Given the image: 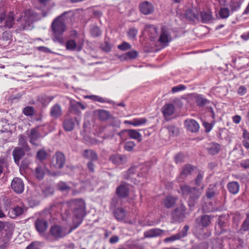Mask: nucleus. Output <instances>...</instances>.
<instances>
[{"instance_id": "nucleus-9", "label": "nucleus", "mask_w": 249, "mask_h": 249, "mask_svg": "<svg viewBox=\"0 0 249 249\" xmlns=\"http://www.w3.org/2000/svg\"><path fill=\"white\" fill-rule=\"evenodd\" d=\"M171 40V38L168 30L165 27H162L161 28L160 36L158 40V42L165 45H167V43H169Z\"/></svg>"}, {"instance_id": "nucleus-1", "label": "nucleus", "mask_w": 249, "mask_h": 249, "mask_svg": "<svg viewBox=\"0 0 249 249\" xmlns=\"http://www.w3.org/2000/svg\"><path fill=\"white\" fill-rule=\"evenodd\" d=\"M66 205L67 209H66L65 213L68 214L70 210L72 211L73 213V225L70 226L67 231H65V233L68 234L82 223L86 215V204L82 199H76L67 201Z\"/></svg>"}, {"instance_id": "nucleus-20", "label": "nucleus", "mask_w": 249, "mask_h": 249, "mask_svg": "<svg viewBox=\"0 0 249 249\" xmlns=\"http://www.w3.org/2000/svg\"><path fill=\"white\" fill-rule=\"evenodd\" d=\"M174 106L171 104H165L161 109L162 112L164 117L170 116L174 112Z\"/></svg>"}, {"instance_id": "nucleus-36", "label": "nucleus", "mask_w": 249, "mask_h": 249, "mask_svg": "<svg viewBox=\"0 0 249 249\" xmlns=\"http://www.w3.org/2000/svg\"><path fill=\"white\" fill-rule=\"evenodd\" d=\"M51 113L53 117H58L61 113V106L57 104L53 106L51 109Z\"/></svg>"}, {"instance_id": "nucleus-45", "label": "nucleus", "mask_w": 249, "mask_h": 249, "mask_svg": "<svg viewBox=\"0 0 249 249\" xmlns=\"http://www.w3.org/2000/svg\"><path fill=\"white\" fill-rule=\"evenodd\" d=\"M110 160L114 164L120 165V160L119 155H114L110 157Z\"/></svg>"}, {"instance_id": "nucleus-27", "label": "nucleus", "mask_w": 249, "mask_h": 249, "mask_svg": "<svg viewBox=\"0 0 249 249\" xmlns=\"http://www.w3.org/2000/svg\"><path fill=\"white\" fill-rule=\"evenodd\" d=\"M50 232L54 238H60L62 234V228L59 226L54 225L50 229Z\"/></svg>"}, {"instance_id": "nucleus-60", "label": "nucleus", "mask_w": 249, "mask_h": 249, "mask_svg": "<svg viewBox=\"0 0 249 249\" xmlns=\"http://www.w3.org/2000/svg\"><path fill=\"white\" fill-rule=\"evenodd\" d=\"M42 193L44 196H48L53 193V190L52 188L49 187L47 188L46 190H43Z\"/></svg>"}, {"instance_id": "nucleus-25", "label": "nucleus", "mask_w": 249, "mask_h": 249, "mask_svg": "<svg viewBox=\"0 0 249 249\" xmlns=\"http://www.w3.org/2000/svg\"><path fill=\"white\" fill-rule=\"evenodd\" d=\"M200 17L201 21L203 23H207L213 19L212 12L209 10L201 12Z\"/></svg>"}, {"instance_id": "nucleus-39", "label": "nucleus", "mask_w": 249, "mask_h": 249, "mask_svg": "<svg viewBox=\"0 0 249 249\" xmlns=\"http://www.w3.org/2000/svg\"><path fill=\"white\" fill-rule=\"evenodd\" d=\"M196 102L198 106L200 107H203L209 103V101L201 96H198L196 98Z\"/></svg>"}, {"instance_id": "nucleus-8", "label": "nucleus", "mask_w": 249, "mask_h": 249, "mask_svg": "<svg viewBox=\"0 0 249 249\" xmlns=\"http://www.w3.org/2000/svg\"><path fill=\"white\" fill-rule=\"evenodd\" d=\"M195 168V167L190 164L184 165L182 167V171L180 173L178 177V180L181 181L186 178L188 176L191 175Z\"/></svg>"}, {"instance_id": "nucleus-35", "label": "nucleus", "mask_w": 249, "mask_h": 249, "mask_svg": "<svg viewBox=\"0 0 249 249\" xmlns=\"http://www.w3.org/2000/svg\"><path fill=\"white\" fill-rule=\"evenodd\" d=\"M138 55L137 52L135 51H129L126 53L125 54L120 56V58L122 60H126L127 58L134 59Z\"/></svg>"}, {"instance_id": "nucleus-17", "label": "nucleus", "mask_w": 249, "mask_h": 249, "mask_svg": "<svg viewBox=\"0 0 249 249\" xmlns=\"http://www.w3.org/2000/svg\"><path fill=\"white\" fill-rule=\"evenodd\" d=\"M185 124L188 130L192 132H196L198 131L199 126L198 123L194 120H186Z\"/></svg>"}, {"instance_id": "nucleus-62", "label": "nucleus", "mask_w": 249, "mask_h": 249, "mask_svg": "<svg viewBox=\"0 0 249 249\" xmlns=\"http://www.w3.org/2000/svg\"><path fill=\"white\" fill-rule=\"evenodd\" d=\"M203 125L205 128V131L209 132L212 128V125L207 122L203 123Z\"/></svg>"}, {"instance_id": "nucleus-41", "label": "nucleus", "mask_w": 249, "mask_h": 249, "mask_svg": "<svg viewBox=\"0 0 249 249\" xmlns=\"http://www.w3.org/2000/svg\"><path fill=\"white\" fill-rule=\"evenodd\" d=\"M219 15L221 18H227L229 16V10L226 8H221L219 11Z\"/></svg>"}, {"instance_id": "nucleus-64", "label": "nucleus", "mask_w": 249, "mask_h": 249, "mask_svg": "<svg viewBox=\"0 0 249 249\" xmlns=\"http://www.w3.org/2000/svg\"><path fill=\"white\" fill-rule=\"evenodd\" d=\"M241 166L245 169L249 168V160H246L242 161L241 164Z\"/></svg>"}, {"instance_id": "nucleus-34", "label": "nucleus", "mask_w": 249, "mask_h": 249, "mask_svg": "<svg viewBox=\"0 0 249 249\" xmlns=\"http://www.w3.org/2000/svg\"><path fill=\"white\" fill-rule=\"evenodd\" d=\"M177 199L172 196H167L164 200V204L166 208H170L175 204Z\"/></svg>"}, {"instance_id": "nucleus-58", "label": "nucleus", "mask_w": 249, "mask_h": 249, "mask_svg": "<svg viewBox=\"0 0 249 249\" xmlns=\"http://www.w3.org/2000/svg\"><path fill=\"white\" fill-rule=\"evenodd\" d=\"M18 142L19 144H20L22 147H24L26 146L27 143L26 142L25 137L24 136L21 135L20 136Z\"/></svg>"}, {"instance_id": "nucleus-3", "label": "nucleus", "mask_w": 249, "mask_h": 249, "mask_svg": "<svg viewBox=\"0 0 249 249\" xmlns=\"http://www.w3.org/2000/svg\"><path fill=\"white\" fill-rule=\"evenodd\" d=\"M214 216L212 215L204 214L196 218L195 221V228L196 231L199 232L200 235L203 238L209 237L211 233L201 234L200 231H203V228L209 227L212 223V218Z\"/></svg>"}, {"instance_id": "nucleus-59", "label": "nucleus", "mask_w": 249, "mask_h": 249, "mask_svg": "<svg viewBox=\"0 0 249 249\" xmlns=\"http://www.w3.org/2000/svg\"><path fill=\"white\" fill-rule=\"evenodd\" d=\"M39 100L43 104H45L46 102L47 103L50 102L52 98L46 96H41L39 98Z\"/></svg>"}, {"instance_id": "nucleus-57", "label": "nucleus", "mask_w": 249, "mask_h": 249, "mask_svg": "<svg viewBox=\"0 0 249 249\" xmlns=\"http://www.w3.org/2000/svg\"><path fill=\"white\" fill-rule=\"evenodd\" d=\"M242 230L245 231L249 230V221L245 220L242 225Z\"/></svg>"}, {"instance_id": "nucleus-52", "label": "nucleus", "mask_w": 249, "mask_h": 249, "mask_svg": "<svg viewBox=\"0 0 249 249\" xmlns=\"http://www.w3.org/2000/svg\"><path fill=\"white\" fill-rule=\"evenodd\" d=\"M133 125L137 126L142 124H144L147 122V120L145 118H141L140 119H135L133 120Z\"/></svg>"}, {"instance_id": "nucleus-50", "label": "nucleus", "mask_w": 249, "mask_h": 249, "mask_svg": "<svg viewBox=\"0 0 249 249\" xmlns=\"http://www.w3.org/2000/svg\"><path fill=\"white\" fill-rule=\"evenodd\" d=\"M189 227L188 225H185L181 231L177 233V234H179L180 236V239L182 237L186 236L187 234L188 231L189 230Z\"/></svg>"}, {"instance_id": "nucleus-11", "label": "nucleus", "mask_w": 249, "mask_h": 249, "mask_svg": "<svg viewBox=\"0 0 249 249\" xmlns=\"http://www.w3.org/2000/svg\"><path fill=\"white\" fill-rule=\"evenodd\" d=\"M26 210V208L23 205L17 206L10 209L8 211V214L11 218H15L23 214Z\"/></svg>"}, {"instance_id": "nucleus-15", "label": "nucleus", "mask_w": 249, "mask_h": 249, "mask_svg": "<svg viewBox=\"0 0 249 249\" xmlns=\"http://www.w3.org/2000/svg\"><path fill=\"white\" fill-rule=\"evenodd\" d=\"M83 44V42L77 44L74 40L70 39L67 41L66 47L69 50L73 51L76 49L77 51H80L82 49Z\"/></svg>"}, {"instance_id": "nucleus-6", "label": "nucleus", "mask_w": 249, "mask_h": 249, "mask_svg": "<svg viewBox=\"0 0 249 249\" xmlns=\"http://www.w3.org/2000/svg\"><path fill=\"white\" fill-rule=\"evenodd\" d=\"M216 233L218 235L225 233H230L231 230L229 227L228 220L225 215H220L217 221Z\"/></svg>"}, {"instance_id": "nucleus-32", "label": "nucleus", "mask_w": 249, "mask_h": 249, "mask_svg": "<svg viewBox=\"0 0 249 249\" xmlns=\"http://www.w3.org/2000/svg\"><path fill=\"white\" fill-rule=\"evenodd\" d=\"M127 132L130 138L137 140L139 142H141V135L137 131L134 129H128Z\"/></svg>"}, {"instance_id": "nucleus-30", "label": "nucleus", "mask_w": 249, "mask_h": 249, "mask_svg": "<svg viewBox=\"0 0 249 249\" xmlns=\"http://www.w3.org/2000/svg\"><path fill=\"white\" fill-rule=\"evenodd\" d=\"M14 14L13 12H10L6 16L5 18V26L8 28L12 27L14 24Z\"/></svg>"}, {"instance_id": "nucleus-51", "label": "nucleus", "mask_w": 249, "mask_h": 249, "mask_svg": "<svg viewBox=\"0 0 249 249\" xmlns=\"http://www.w3.org/2000/svg\"><path fill=\"white\" fill-rule=\"evenodd\" d=\"M11 39V35L6 32H4L1 36V40L8 41V44H9L10 42Z\"/></svg>"}, {"instance_id": "nucleus-55", "label": "nucleus", "mask_w": 249, "mask_h": 249, "mask_svg": "<svg viewBox=\"0 0 249 249\" xmlns=\"http://www.w3.org/2000/svg\"><path fill=\"white\" fill-rule=\"evenodd\" d=\"M88 97L90 98V99L97 101L98 102H101V103H105L106 102V100L104 99L103 98L95 96V95H92V96H89Z\"/></svg>"}, {"instance_id": "nucleus-47", "label": "nucleus", "mask_w": 249, "mask_h": 249, "mask_svg": "<svg viewBox=\"0 0 249 249\" xmlns=\"http://www.w3.org/2000/svg\"><path fill=\"white\" fill-rule=\"evenodd\" d=\"M119 49L122 51H125L131 48V45L126 42H124L122 44L118 46Z\"/></svg>"}, {"instance_id": "nucleus-56", "label": "nucleus", "mask_w": 249, "mask_h": 249, "mask_svg": "<svg viewBox=\"0 0 249 249\" xmlns=\"http://www.w3.org/2000/svg\"><path fill=\"white\" fill-rule=\"evenodd\" d=\"M186 88L185 86L183 85H179L176 87H174L172 89V91L173 92H176L180 90H184Z\"/></svg>"}, {"instance_id": "nucleus-2", "label": "nucleus", "mask_w": 249, "mask_h": 249, "mask_svg": "<svg viewBox=\"0 0 249 249\" xmlns=\"http://www.w3.org/2000/svg\"><path fill=\"white\" fill-rule=\"evenodd\" d=\"M180 188L181 195L184 197L189 196L188 200L189 207H194L200 196L201 193L199 190L196 187H191L187 185H181Z\"/></svg>"}, {"instance_id": "nucleus-14", "label": "nucleus", "mask_w": 249, "mask_h": 249, "mask_svg": "<svg viewBox=\"0 0 249 249\" xmlns=\"http://www.w3.org/2000/svg\"><path fill=\"white\" fill-rule=\"evenodd\" d=\"M94 114L97 115L100 121L104 122L112 118L109 111L104 109H98L94 111Z\"/></svg>"}, {"instance_id": "nucleus-49", "label": "nucleus", "mask_w": 249, "mask_h": 249, "mask_svg": "<svg viewBox=\"0 0 249 249\" xmlns=\"http://www.w3.org/2000/svg\"><path fill=\"white\" fill-rule=\"evenodd\" d=\"M47 153L43 150H39L37 153V158L39 160H44L47 157Z\"/></svg>"}, {"instance_id": "nucleus-21", "label": "nucleus", "mask_w": 249, "mask_h": 249, "mask_svg": "<svg viewBox=\"0 0 249 249\" xmlns=\"http://www.w3.org/2000/svg\"><path fill=\"white\" fill-rule=\"evenodd\" d=\"M164 233V231L159 229H153L144 233L145 237L150 238L161 235Z\"/></svg>"}, {"instance_id": "nucleus-24", "label": "nucleus", "mask_w": 249, "mask_h": 249, "mask_svg": "<svg viewBox=\"0 0 249 249\" xmlns=\"http://www.w3.org/2000/svg\"><path fill=\"white\" fill-rule=\"evenodd\" d=\"M83 156L85 158L89 159L91 160H96L98 159V156L96 152L91 149H86L83 153Z\"/></svg>"}, {"instance_id": "nucleus-31", "label": "nucleus", "mask_w": 249, "mask_h": 249, "mask_svg": "<svg viewBox=\"0 0 249 249\" xmlns=\"http://www.w3.org/2000/svg\"><path fill=\"white\" fill-rule=\"evenodd\" d=\"M75 121L74 119H70L66 120L63 125V127L66 131H71L75 126Z\"/></svg>"}, {"instance_id": "nucleus-28", "label": "nucleus", "mask_w": 249, "mask_h": 249, "mask_svg": "<svg viewBox=\"0 0 249 249\" xmlns=\"http://www.w3.org/2000/svg\"><path fill=\"white\" fill-rule=\"evenodd\" d=\"M184 216V213L180 212L179 209H175L172 213V222L175 223L179 221L180 219L182 218Z\"/></svg>"}, {"instance_id": "nucleus-12", "label": "nucleus", "mask_w": 249, "mask_h": 249, "mask_svg": "<svg viewBox=\"0 0 249 249\" xmlns=\"http://www.w3.org/2000/svg\"><path fill=\"white\" fill-rule=\"evenodd\" d=\"M51 167L56 169L61 168L62 167V153L57 152L53 156L51 163Z\"/></svg>"}, {"instance_id": "nucleus-29", "label": "nucleus", "mask_w": 249, "mask_h": 249, "mask_svg": "<svg viewBox=\"0 0 249 249\" xmlns=\"http://www.w3.org/2000/svg\"><path fill=\"white\" fill-rule=\"evenodd\" d=\"M186 17L187 18L194 20L198 19L199 15L196 9H189L186 12Z\"/></svg>"}, {"instance_id": "nucleus-38", "label": "nucleus", "mask_w": 249, "mask_h": 249, "mask_svg": "<svg viewBox=\"0 0 249 249\" xmlns=\"http://www.w3.org/2000/svg\"><path fill=\"white\" fill-rule=\"evenodd\" d=\"M45 174L44 169L40 166L37 167L36 170V177L39 179H41L43 178Z\"/></svg>"}, {"instance_id": "nucleus-5", "label": "nucleus", "mask_w": 249, "mask_h": 249, "mask_svg": "<svg viewBox=\"0 0 249 249\" xmlns=\"http://www.w3.org/2000/svg\"><path fill=\"white\" fill-rule=\"evenodd\" d=\"M24 14V16L21 18L22 21L25 22L23 28L24 30H28L33 22L39 19V18L36 13L31 9L25 10Z\"/></svg>"}, {"instance_id": "nucleus-54", "label": "nucleus", "mask_w": 249, "mask_h": 249, "mask_svg": "<svg viewBox=\"0 0 249 249\" xmlns=\"http://www.w3.org/2000/svg\"><path fill=\"white\" fill-rule=\"evenodd\" d=\"M72 107L75 110H78L80 108L84 109L85 106L80 102H76L72 105Z\"/></svg>"}, {"instance_id": "nucleus-33", "label": "nucleus", "mask_w": 249, "mask_h": 249, "mask_svg": "<svg viewBox=\"0 0 249 249\" xmlns=\"http://www.w3.org/2000/svg\"><path fill=\"white\" fill-rule=\"evenodd\" d=\"M115 218L118 220H121L125 216V212L124 209L119 208L114 212Z\"/></svg>"}, {"instance_id": "nucleus-46", "label": "nucleus", "mask_w": 249, "mask_h": 249, "mask_svg": "<svg viewBox=\"0 0 249 249\" xmlns=\"http://www.w3.org/2000/svg\"><path fill=\"white\" fill-rule=\"evenodd\" d=\"M40 246L39 242L35 241L31 243L27 247L26 249H38Z\"/></svg>"}, {"instance_id": "nucleus-53", "label": "nucleus", "mask_w": 249, "mask_h": 249, "mask_svg": "<svg viewBox=\"0 0 249 249\" xmlns=\"http://www.w3.org/2000/svg\"><path fill=\"white\" fill-rule=\"evenodd\" d=\"M138 33L137 30L134 28H130L128 32V36L129 37L135 38Z\"/></svg>"}, {"instance_id": "nucleus-40", "label": "nucleus", "mask_w": 249, "mask_h": 249, "mask_svg": "<svg viewBox=\"0 0 249 249\" xmlns=\"http://www.w3.org/2000/svg\"><path fill=\"white\" fill-rule=\"evenodd\" d=\"M23 112L26 116H31L34 115L35 111L33 107H26L24 108Z\"/></svg>"}, {"instance_id": "nucleus-26", "label": "nucleus", "mask_w": 249, "mask_h": 249, "mask_svg": "<svg viewBox=\"0 0 249 249\" xmlns=\"http://www.w3.org/2000/svg\"><path fill=\"white\" fill-rule=\"evenodd\" d=\"M228 191L232 194H236L239 189V184L237 181H231L228 183Z\"/></svg>"}, {"instance_id": "nucleus-63", "label": "nucleus", "mask_w": 249, "mask_h": 249, "mask_svg": "<svg viewBox=\"0 0 249 249\" xmlns=\"http://www.w3.org/2000/svg\"><path fill=\"white\" fill-rule=\"evenodd\" d=\"M240 5L241 4L239 2L233 3L231 6V10L233 11H236L240 8Z\"/></svg>"}, {"instance_id": "nucleus-13", "label": "nucleus", "mask_w": 249, "mask_h": 249, "mask_svg": "<svg viewBox=\"0 0 249 249\" xmlns=\"http://www.w3.org/2000/svg\"><path fill=\"white\" fill-rule=\"evenodd\" d=\"M25 152L21 148L16 147L13 151L12 155L15 163L17 165H19L20 160L24 155Z\"/></svg>"}, {"instance_id": "nucleus-19", "label": "nucleus", "mask_w": 249, "mask_h": 249, "mask_svg": "<svg viewBox=\"0 0 249 249\" xmlns=\"http://www.w3.org/2000/svg\"><path fill=\"white\" fill-rule=\"evenodd\" d=\"M141 169L140 167H137L136 166L131 167L129 168L127 171V174L126 176L125 177L126 179L129 178H134V175L137 173V175L138 177H142L143 176L142 173H140L139 171Z\"/></svg>"}, {"instance_id": "nucleus-10", "label": "nucleus", "mask_w": 249, "mask_h": 249, "mask_svg": "<svg viewBox=\"0 0 249 249\" xmlns=\"http://www.w3.org/2000/svg\"><path fill=\"white\" fill-rule=\"evenodd\" d=\"M140 10L144 15H149L154 11V7L152 3L145 1L142 2L139 6Z\"/></svg>"}, {"instance_id": "nucleus-18", "label": "nucleus", "mask_w": 249, "mask_h": 249, "mask_svg": "<svg viewBox=\"0 0 249 249\" xmlns=\"http://www.w3.org/2000/svg\"><path fill=\"white\" fill-rule=\"evenodd\" d=\"M47 226V222L44 220L38 219L36 222V229L40 234L43 233L46 230Z\"/></svg>"}, {"instance_id": "nucleus-43", "label": "nucleus", "mask_w": 249, "mask_h": 249, "mask_svg": "<svg viewBox=\"0 0 249 249\" xmlns=\"http://www.w3.org/2000/svg\"><path fill=\"white\" fill-rule=\"evenodd\" d=\"M180 239V236L179 234L173 235L170 237H167L164 239V242H172L175 240Z\"/></svg>"}, {"instance_id": "nucleus-7", "label": "nucleus", "mask_w": 249, "mask_h": 249, "mask_svg": "<svg viewBox=\"0 0 249 249\" xmlns=\"http://www.w3.org/2000/svg\"><path fill=\"white\" fill-rule=\"evenodd\" d=\"M11 186L14 192L20 194L22 193L24 189V184L21 179L18 178H15L11 182Z\"/></svg>"}, {"instance_id": "nucleus-37", "label": "nucleus", "mask_w": 249, "mask_h": 249, "mask_svg": "<svg viewBox=\"0 0 249 249\" xmlns=\"http://www.w3.org/2000/svg\"><path fill=\"white\" fill-rule=\"evenodd\" d=\"M90 34L91 36L94 37H98L101 35L102 31L99 27L95 25L91 28Z\"/></svg>"}, {"instance_id": "nucleus-23", "label": "nucleus", "mask_w": 249, "mask_h": 249, "mask_svg": "<svg viewBox=\"0 0 249 249\" xmlns=\"http://www.w3.org/2000/svg\"><path fill=\"white\" fill-rule=\"evenodd\" d=\"M116 194L118 196L125 197L128 196L129 189L124 185H121L116 190Z\"/></svg>"}, {"instance_id": "nucleus-4", "label": "nucleus", "mask_w": 249, "mask_h": 249, "mask_svg": "<svg viewBox=\"0 0 249 249\" xmlns=\"http://www.w3.org/2000/svg\"><path fill=\"white\" fill-rule=\"evenodd\" d=\"M53 31V40L60 43L62 42V15L55 18L52 24Z\"/></svg>"}, {"instance_id": "nucleus-42", "label": "nucleus", "mask_w": 249, "mask_h": 249, "mask_svg": "<svg viewBox=\"0 0 249 249\" xmlns=\"http://www.w3.org/2000/svg\"><path fill=\"white\" fill-rule=\"evenodd\" d=\"M216 195V193L212 188H208L206 192V196L209 199H211L214 197Z\"/></svg>"}, {"instance_id": "nucleus-16", "label": "nucleus", "mask_w": 249, "mask_h": 249, "mask_svg": "<svg viewBox=\"0 0 249 249\" xmlns=\"http://www.w3.org/2000/svg\"><path fill=\"white\" fill-rule=\"evenodd\" d=\"M37 129L38 127L32 128L28 134V137L30 139L29 141L30 143L34 145H37V140L40 137Z\"/></svg>"}, {"instance_id": "nucleus-22", "label": "nucleus", "mask_w": 249, "mask_h": 249, "mask_svg": "<svg viewBox=\"0 0 249 249\" xmlns=\"http://www.w3.org/2000/svg\"><path fill=\"white\" fill-rule=\"evenodd\" d=\"M221 150V146L217 143H210L207 147V151L209 154L214 155L219 152Z\"/></svg>"}, {"instance_id": "nucleus-44", "label": "nucleus", "mask_w": 249, "mask_h": 249, "mask_svg": "<svg viewBox=\"0 0 249 249\" xmlns=\"http://www.w3.org/2000/svg\"><path fill=\"white\" fill-rule=\"evenodd\" d=\"M135 144L134 142L131 141L127 142L125 144L124 148L128 151H132L133 150Z\"/></svg>"}, {"instance_id": "nucleus-61", "label": "nucleus", "mask_w": 249, "mask_h": 249, "mask_svg": "<svg viewBox=\"0 0 249 249\" xmlns=\"http://www.w3.org/2000/svg\"><path fill=\"white\" fill-rule=\"evenodd\" d=\"M202 178H203V175L200 173H199L196 178V184L199 186L200 184V183L201 182V181L202 180Z\"/></svg>"}, {"instance_id": "nucleus-48", "label": "nucleus", "mask_w": 249, "mask_h": 249, "mask_svg": "<svg viewBox=\"0 0 249 249\" xmlns=\"http://www.w3.org/2000/svg\"><path fill=\"white\" fill-rule=\"evenodd\" d=\"M184 159V156L181 153H179L175 157V161L177 164L183 162Z\"/></svg>"}]
</instances>
